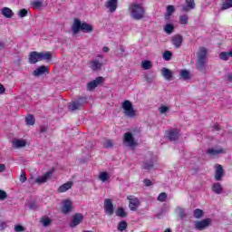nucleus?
Listing matches in <instances>:
<instances>
[{
	"label": "nucleus",
	"instance_id": "40",
	"mask_svg": "<svg viewBox=\"0 0 232 232\" xmlns=\"http://www.w3.org/2000/svg\"><path fill=\"white\" fill-rule=\"evenodd\" d=\"M25 122L28 126H34V124H35V118H34L33 115H28L25 118Z\"/></svg>",
	"mask_w": 232,
	"mask_h": 232
},
{
	"label": "nucleus",
	"instance_id": "60",
	"mask_svg": "<svg viewBox=\"0 0 232 232\" xmlns=\"http://www.w3.org/2000/svg\"><path fill=\"white\" fill-rule=\"evenodd\" d=\"M3 48H5V44L0 40V50H3Z\"/></svg>",
	"mask_w": 232,
	"mask_h": 232
},
{
	"label": "nucleus",
	"instance_id": "11",
	"mask_svg": "<svg viewBox=\"0 0 232 232\" xmlns=\"http://www.w3.org/2000/svg\"><path fill=\"white\" fill-rule=\"evenodd\" d=\"M208 155L210 157H217L218 155H222L226 153V150L222 149V147H214L210 148L207 150Z\"/></svg>",
	"mask_w": 232,
	"mask_h": 232
},
{
	"label": "nucleus",
	"instance_id": "5",
	"mask_svg": "<svg viewBox=\"0 0 232 232\" xmlns=\"http://www.w3.org/2000/svg\"><path fill=\"white\" fill-rule=\"evenodd\" d=\"M123 144L128 148H135V146H137V140H135L131 132H126L124 134Z\"/></svg>",
	"mask_w": 232,
	"mask_h": 232
},
{
	"label": "nucleus",
	"instance_id": "12",
	"mask_svg": "<svg viewBox=\"0 0 232 232\" xmlns=\"http://www.w3.org/2000/svg\"><path fill=\"white\" fill-rule=\"evenodd\" d=\"M84 218V216L81 213L74 214L72 218V221L70 224L71 227H77L81 222H82V219Z\"/></svg>",
	"mask_w": 232,
	"mask_h": 232
},
{
	"label": "nucleus",
	"instance_id": "37",
	"mask_svg": "<svg viewBox=\"0 0 232 232\" xmlns=\"http://www.w3.org/2000/svg\"><path fill=\"white\" fill-rule=\"evenodd\" d=\"M153 65L151 64V62L150 60H145L141 62V68H143V70H150V68Z\"/></svg>",
	"mask_w": 232,
	"mask_h": 232
},
{
	"label": "nucleus",
	"instance_id": "55",
	"mask_svg": "<svg viewBox=\"0 0 232 232\" xmlns=\"http://www.w3.org/2000/svg\"><path fill=\"white\" fill-rule=\"evenodd\" d=\"M5 92V86H3V84L0 83V94L3 95Z\"/></svg>",
	"mask_w": 232,
	"mask_h": 232
},
{
	"label": "nucleus",
	"instance_id": "29",
	"mask_svg": "<svg viewBox=\"0 0 232 232\" xmlns=\"http://www.w3.org/2000/svg\"><path fill=\"white\" fill-rule=\"evenodd\" d=\"M116 217H120L121 218H124L128 217V212H126V209L124 208L120 207L116 210Z\"/></svg>",
	"mask_w": 232,
	"mask_h": 232
},
{
	"label": "nucleus",
	"instance_id": "39",
	"mask_svg": "<svg viewBox=\"0 0 232 232\" xmlns=\"http://www.w3.org/2000/svg\"><path fill=\"white\" fill-rule=\"evenodd\" d=\"M31 6L33 8H41L43 6V1L41 0H32Z\"/></svg>",
	"mask_w": 232,
	"mask_h": 232
},
{
	"label": "nucleus",
	"instance_id": "7",
	"mask_svg": "<svg viewBox=\"0 0 232 232\" xmlns=\"http://www.w3.org/2000/svg\"><path fill=\"white\" fill-rule=\"evenodd\" d=\"M103 208L105 214L108 215V217H111L113 213L115 212V208L113 207V201H111V198H105L103 201Z\"/></svg>",
	"mask_w": 232,
	"mask_h": 232
},
{
	"label": "nucleus",
	"instance_id": "50",
	"mask_svg": "<svg viewBox=\"0 0 232 232\" xmlns=\"http://www.w3.org/2000/svg\"><path fill=\"white\" fill-rule=\"evenodd\" d=\"M14 231L15 232H23V231H24V227H23L21 225H15L14 226Z\"/></svg>",
	"mask_w": 232,
	"mask_h": 232
},
{
	"label": "nucleus",
	"instance_id": "48",
	"mask_svg": "<svg viewBox=\"0 0 232 232\" xmlns=\"http://www.w3.org/2000/svg\"><path fill=\"white\" fill-rule=\"evenodd\" d=\"M113 146V141L111 140H107L103 142L104 148H111Z\"/></svg>",
	"mask_w": 232,
	"mask_h": 232
},
{
	"label": "nucleus",
	"instance_id": "53",
	"mask_svg": "<svg viewBox=\"0 0 232 232\" xmlns=\"http://www.w3.org/2000/svg\"><path fill=\"white\" fill-rule=\"evenodd\" d=\"M226 81H227L228 82H232V72L228 73L226 75L225 77Z\"/></svg>",
	"mask_w": 232,
	"mask_h": 232
},
{
	"label": "nucleus",
	"instance_id": "44",
	"mask_svg": "<svg viewBox=\"0 0 232 232\" xmlns=\"http://www.w3.org/2000/svg\"><path fill=\"white\" fill-rule=\"evenodd\" d=\"M229 8H232V0H226L222 5V9L227 10Z\"/></svg>",
	"mask_w": 232,
	"mask_h": 232
},
{
	"label": "nucleus",
	"instance_id": "2",
	"mask_svg": "<svg viewBox=\"0 0 232 232\" xmlns=\"http://www.w3.org/2000/svg\"><path fill=\"white\" fill-rule=\"evenodd\" d=\"M122 112L126 117L133 119L137 115V111L133 108V103L130 100H125L121 102Z\"/></svg>",
	"mask_w": 232,
	"mask_h": 232
},
{
	"label": "nucleus",
	"instance_id": "3",
	"mask_svg": "<svg viewBox=\"0 0 232 232\" xmlns=\"http://www.w3.org/2000/svg\"><path fill=\"white\" fill-rule=\"evenodd\" d=\"M207 60H208V49H206V47L199 48L198 52V61L196 63V67L198 70H204Z\"/></svg>",
	"mask_w": 232,
	"mask_h": 232
},
{
	"label": "nucleus",
	"instance_id": "61",
	"mask_svg": "<svg viewBox=\"0 0 232 232\" xmlns=\"http://www.w3.org/2000/svg\"><path fill=\"white\" fill-rule=\"evenodd\" d=\"M98 57H99L100 59H102L104 56H103L102 54H99Z\"/></svg>",
	"mask_w": 232,
	"mask_h": 232
},
{
	"label": "nucleus",
	"instance_id": "15",
	"mask_svg": "<svg viewBox=\"0 0 232 232\" xmlns=\"http://www.w3.org/2000/svg\"><path fill=\"white\" fill-rule=\"evenodd\" d=\"M102 81H104V79L102 77H98L95 80L90 82L87 84V90L89 92H92V90H95V88H97V86H99V84H102Z\"/></svg>",
	"mask_w": 232,
	"mask_h": 232
},
{
	"label": "nucleus",
	"instance_id": "23",
	"mask_svg": "<svg viewBox=\"0 0 232 232\" xmlns=\"http://www.w3.org/2000/svg\"><path fill=\"white\" fill-rule=\"evenodd\" d=\"M82 24H81V21L79 19H74V22L72 26L73 35L79 34V31L82 28Z\"/></svg>",
	"mask_w": 232,
	"mask_h": 232
},
{
	"label": "nucleus",
	"instance_id": "57",
	"mask_svg": "<svg viewBox=\"0 0 232 232\" xmlns=\"http://www.w3.org/2000/svg\"><path fill=\"white\" fill-rule=\"evenodd\" d=\"M6 169V166H5V164H0V173H2V171H4Z\"/></svg>",
	"mask_w": 232,
	"mask_h": 232
},
{
	"label": "nucleus",
	"instance_id": "33",
	"mask_svg": "<svg viewBox=\"0 0 232 232\" xmlns=\"http://www.w3.org/2000/svg\"><path fill=\"white\" fill-rule=\"evenodd\" d=\"M179 75L181 79H183L184 81H188V79H191V75L189 74V71L188 70H181L179 72Z\"/></svg>",
	"mask_w": 232,
	"mask_h": 232
},
{
	"label": "nucleus",
	"instance_id": "36",
	"mask_svg": "<svg viewBox=\"0 0 232 232\" xmlns=\"http://www.w3.org/2000/svg\"><path fill=\"white\" fill-rule=\"evenodd\" d=\"M229 57H231V51L230 52H222L219 54V59L222 61H228Z\"/></svg>",
	"mask_w": 232,
	"mask_h": 232
},
{
	"label": "nucleus",
	"instance_id": "31",
	"mask_svg": "<svg viewBox=\"0 0 232 232\" xmlns=\"http://www.w3.org/2000/svg\"><path fill=\"white\" fill-rule=\"evenodd\" d=\"M40 222L44 227H48L50 224H52V219L47 216L41 218Z\"/></svg>",
	"mask_w": 232,
	"mask_h": 232
},
{
	"label": "nucleus",
	"instance_id": "38",
	"mask_svg": "<svg viewBox=\"0 0 232 232\" xmlns=\"http://www.w3.org/2000/svg\"><path fill=\"white\" fill-rule=\"evenodd\" d=\"M142 168H143V169H146L147 171H150V169H151L153 168V160H150V162L145 161L142 164Z\"/></svg>",
	"mask_w": 232,
	"mask_h": 232
},
{
	"label": "nucleus",
	"instance_id": "56",
	"mask_svg": "<svg viewBox=\"0 0 232 232\" xmlns=\"http://www.w3.org/2000/svg\"><path fill=\"white\" fill-rule=\"evenodd\" d=\"M144 184H145V186H151V180H150V179H144Z\"/></svg>",
	"mask_w": 232,
	"mask_h": 232
},
{
	"label": "nucleus",
	"instance_id": "47",
	"mask_svg": "<svg viewBox=\"0 0 232 232\" xmlns=\"http://www.w3.org/2000/svg\"><path fill=\"white\" fill-rule=\"evenodd\" d=\"M26 15H28V11L26 9H21L20 11H18V17H26Z\"/></svg>",
	"mask_w": 232,
	"mask_h": 232
},
{
	"label": "nucleus",
	"instance_id": "10",
	"mask_svg": "<svg viewBox=\"0 0 232 232\" xmlns=\"http://www.w3.org/2000/svg\"><path fill=\"white\" fill-rule=\"evenodd\" d=\"M53 175V169L46 171L44 175L36 178L34 182L36 184H44V182H47L48 179H50Z\"/></svg>",
	"mask_w": 232,
	"mask_h": 232
},
{
	"label": "nucleus",
	"instance_id": "52",
	"mask_svg": "<svg viewBox=\"0 0 232 232\" xmlns=\"http://www.w3.org/2000/svg\"><path fill=\"white\" fill-rule=\"evenodd\" d=\"M6 197H7L6 192H5V190H0V200H5Z\"/></svg>",
	"mask_w": 232,
	"mask_h": 232
},
{
	"label": "nucleus",
	"instance_id": "1",
	"mask_svg": "<svg viewBox=\"0 0 232 232\" xmlns=\"http://www.w3.org/2000/svg\"><path fill=\"white\" fill-rule=\"evenodd\" d=\"M128 12L130 19H134V21H142L146 16V9L139 2L131 3L129 5Z\"/></svg>",
	"mask_w": 232,
	"mask_h": 232
},
{
	"label": "nucleus",
	"instance_id": "8",
	"mask_svg": "<svg viewBox=\"0 0 232 232\" xmlns=\"http://www.w3.org/2000/svg\"><path fill=\"white\" fill-rule=\"evenodd\" d=\"M127 200H129V208L130 211H137V208L140 206V201L135 196H128Z\"/></svg>",
	"mask_w": 232,
	"mask_h": 232
},
{
	"label": "nucleus",
	"instance_id": "18",
	"mask_svg": "<svg viewBox=\"0 0 232 232\" xmlns=\"http://www.w3.org/2000/svg\"><path fill=\"white\" fill-rule=\"evenodd\" d=\"M73 187V181H67L66 183H63L62 186H60L57 189L58 193H66V191H69V189H72Z\"/></svg>",
	"mask_w": 232,
	"mask_h": 232
},
{
	"label": "nucleus",
	"instance_id": "28",
	"mask_svg": "<svg viewBox=\"0 0 232 232\" xmlns=\"http://www.w3.org/2000/svg\"><path fill=\"white\" fill-rule=\"evenodd\" d=\"M81 30L85 34H90V32H93V27L88 23H82Z\"/></svg>",
	"mask_w": 232,
	"mask_h": 232
},
{
	"label": "nucleus",
	"instance_id": "22",
	"mask_svg": "<svg viewBox=\"0 0 232 232\" xmlns=\"http://www.w3.org/2000/svg\"><path fill=\"white\" fill-rule=\"evenodd\" d=\"M1 14L5 19H12L14 17V11H12L9 7H3L1 9Z\"/></svg>",
	"mask_w": 232,
	"mask_h": 232
},
{
	"label": "nucleus",
	"instance_id": "46",
	"mask_svg": "<svg viewBox=\"0 0 232 232\" xmlns=\"http://www.w3.org/2000/svg\"><path fill=\"white\" fill-rule=\"evenodd\" d=\"M172 55H173V53H171V52L166 51V52L163 53V59H164V61H170Z\"/></svg>",
	"mask_w": 232,
	"mask_h": 232
},
{
	"label": "nucleus",
	"instance_id": "51",
	"mask_svg": "<svg viewBox=\"0 0 232 232\" xmlns=\"http://www.w3.org/2000/svg\"><path fill=\"white\" fill-rule=\"evenodd\" d=\"M177 211L179 212V217H181V218H184V217H186V214L182 208H178Z\"/></svg>",
	"mask_w": 232,
	"mask_h": 232
},
{
	"label": "nucleus",
	"instance_id": "35",
	"mask_svg": "<svg viewBox=\"0 0 232 232\" xmlns=\"http://www.w3.org/2000/svg\"><path fill=\"white\" fill-rule=\"evenodd\" d=\"M212 190L214 193H217V195H220V193H222V185L220 183H215L212 187Z\"/></svg>",
	"mask_w": 232,
	"mask_h": 232
},
{
	"label": "nucleus",
	"instance_id": "45",
	"mask_svg": "<svg viewBox=\"0 0 232 232\" xmlns=\"http://www.w3.org/2000/svg\"><path fill=\"white\" fill-rule=\"evenodd\" d=\"M168 198V194H166L165 192L160 193L158 196V200L160 202H166V199Z\"/></svg>",
	"mask_w": 232,
	"mask_h": 232
},
{
	"label": "nucleus",
	"instance_id": "25",
	"mask_svg": "<svg viewBox=\"0 0 232 232\" xmlns=\"http://www.w3.org/2000/svg\"><path fill=\"white\" fill-rule=\"evenodd\" d=\"M195 8V0H186V5L182 7L183 12H189Z\"/></svg>",
	"mask_w": 232,
	"mask_h": 232
},
{
	"label": "nucleus",
	"instance_id": "59",
	"mask_svg": "<svg viewBox=\"0 0 232 232\" xmlns=\"http://www.w3.org/2000/svg\"><path fill=\"white\" fill-rule=\"evenodd\" d=\"M120 52H121V53H124V52H126V49L124 47L121 46Z\"/></svg>",
	"mask_w": 232,
	"mask_h": 232
},
{
	"label": "nucleus",
	"instance_id": "16",
	"mask_svg": "<svg viewBox=\"0 0 232 232\" xmlns=\"http://www.w3.org/2000/svg\"><path fill=\"white\" fill-rule=\"evenodd\" d=\"M83 102H86V98H82L76 102H72L69 104V110H71V111H75V110H79V108L82 106Z\"/></svg>",
	"mask_w": 232,
	"mask_h": 232
},
{
	"label": "nucleus",
	"instance_id": "63",
	"mask_svg": "<svg viewBox=\"0 0 232 232\" xmlns=\"http://www.w3.org/2000/svg\"><path fill=\"white\" fill-rule=\"evenodd\" d=\"M217 130H218V125L216 126Z\"/></svg>",
	"mask_w": 232,
	"mask_h": 232
},
{
	"label": "nucleus",
	"instance_id": "20",
	"mask_svg": "<svg viewBox=\"0 0 232 232\" xmlns=\"http://www.w3.org/2000/svg\"><path fill=\"white\" fill-rule=\"evenodd\" d=\"M222 177H224V169L222 168V165H216V174H215V179L216 180H222Z\"/></svg>",
	"mask_w": 232,
	"mask_h": 232
},
{
	"label": "nucleus",
	"instance_id": "41",
	"mask_svg": "<svg viewBox=\"0 0 232 232\" xmlns=\"http://www.w3.org/2000/svg\"><path fill=\"white\" fill-rule=\"evenodd\" d=\"M159 111H160V115H166V113H168V111H169V106L161 105L160 107H159Z\"/></svg>",
	"mask_w": 232,
	"mask_h": 232
},
{
	"label": "nucleus",
	"instance_id": "6",
	"mask_svg": "<svg viewBox=\"0 0 232 232\" xmlns=\"http://www.w3.org/2000/svg\"><path fill=\"white\" fill-rule=\"evenodd\" d=\"M62 213L64 215H68V213H72L73 211V202L71 199H63L62 201Z\"/></svg>",
	"mask_w": 232,
	"mask_h": 232
},
{
	"label": "nucleus",
	"instance_id": "32",
	"mask_svg": "<svg viewBox=\"0 0 232 232\" xmlns=\"http://www.w3.org/2000/svg\"><path fill=\"white\" fill-rule=\"evenodd\" d=\"M110 179V174L106 171L100 172L99 174V180L101 182H107V180Z\"/></svg>",
	"mask_w": 232,
	"mask_h": 232
},
{
	"label": "nucleus",
	"instance_id": "13",
	"mask_svg": "<svg viewBox=\"0 0 232 232\" xmlns=\"http://www.w3.org/2000/svg\"><path fill=\"white\" fill-rule=\"evenodd\" d=\"M118 5V0H107L105 3V7L107 8V10H109V12H111V14H113V12L117 10Z\"/></svg>",
	"mask_w": 232,
	"mask_h": 232
},
{
	"label": "nucleus",
	"instance_id": "19",
	"mask_svg": "<svg viewBox=\"0 0 232 232\" xmlns=\"http://www.w3.org/2000/svg\"><path fill=\"white\" fill-rule=\"evenodd\" d=\"M161 75L166 81H171V79H173V72L166 67L161 69Z\"/></svg>",
	"mask_w": 232,
	"mask_h": 232
},
{
	"label": "nucleus",
	"instance_id": "21",
	"mask_svg": "<svg viewBox=\"0 0 232 232\" xmlns=\"http://www.w3.org/2000/svg\"><path fill=\"white\" fill-rule=\"evenodd\" d=\"M90 67L93 70V72H97V70H101V68H102V61L94 59L91 62Z\"/></svg>",
	"mask_w": 232,
	"mask_h": 232
},
{
	"label": "nucleus",
	"instance_id": "34",
	"mask_svg": "<svg viewBox=\"0 0 232 232\" xmlns=\"http://www.w3.org/2000/svg\"><path fill=\"white\" fill-rule=\"evenodd\" d=\"M50 59H52V53L50 52L40 53V61H50Z\"/></svg>",
	"mask_w": 232,
	"mask_h": 232
},
{
	"label": "nucleus",
	"instance_id": "26",
	"mask_svg": "<svg viewBox=\"0 0 232 232\" xmlns=\"http://www.w3.org/2000/svg\"><path fill=\"white\" fill-rule=\"evenodd\" d=\"M13 146L16 149L24 148L26 146V140H23V139L14 140Z\"/></svg>",
	"mask_w": 232,
	"mask_h": 232
},
{
	"label": "nucleus",
	"instance_id": "14",
	"mask_svg": "<svg viewBox=\"0 0 232 232\" xmlns=\"http://www.w3.org/2000/svg\"><path fill=\"white\" fill-rule=\"evenodd\" d=\"M49 72H50V70L48 69V67L42 65V66H39L38 68H36L33 72V75L34 77H41V75H44V73H49Z\"/></svg>",
	"mask_w": 232,
	"mask_h": 232
},
{
	"label": "nucleus",
	"instance_id": "17",
	"mask_svg": "<svg viewBox=\"0 0 232 232\" xmlns=\"http://www.w3.org/2000/svg\"><path fill=\"white\" fill-rule=\"evenodd\" d=\"M41 61V54L38 52H32L29 54V63L30 64H35Z\"/></svg>",
	"mask_w": 232,
	"mask_h": 232
},
{
	"label": "nucleus",
	"instance_id": "42",
	"mask_svg": "<svg viewBox=\"0 0 232 232\" xmlns=\"http://www.w3.org/2000/svg\"><path fill=\"white\" fill-rule=\"evenodd\" d=\"M194 217L195 218H202V217H204V211H202V209H195L194 210Z\"/></svg>",
	"mask_w": 232,
	"mask_h": 232
},
{
	"label": "nucleus",
	"instance_id": "9",
	"mask_svg": "<svg viewBox=\"0 0 232 232\" xmlns=\"http://www.w3.org/2000/svg\"><path fill=\"white\" fill-rule=\"evenodd\" d=\"M165 136L169 140H178L179 137H180V130L179 129H171L166 131Z\"/></svg>",
	"mask_w": 232,
	"mask_h": 232
},
{
	"label": "nucleus",
	"instance_id": "58",
	"mask_svg": "<svg viewBox=\"0 0 232 232\" xmlns=\"http://www.w3.org/2000/svg\"><path fill=\"white\" fill-rule=\"evenodd\" d=\"M102 52H104L105 53H108V52H110V48L108 46H104L102 48Z\"/></svg>",
	"mask_w": 232,
	"mask_h": 232
},
{
	"label": "nucleus",
	"instance_id": "4",
	"mask_svg": "<svg viewBox=\"0 0 232 232\" xmlns=\"http://www.w3.org/2000/svg\"><path fill=\"white\" fill-rule=\"evenodd\" d=\"M211 226V218H205L203 220L194 221V227L198 231H204V229H208Z\"/></svg>",
	"mask_w": 232,
	"mask_h": 232
},
{
	"label": "nucleus",
	"instance_id": "30",
	"mask_svg": "<svg viewBox=\"0 0 232 232\" xmlns=\"http://www.w3.org/2000/svg\"><path fill=\"white\" fill-rule=\"evenodd\" d=\"M163 30L165 34L171 35V34H173V31L175 30V26H173V24H167L163 27Z\"/></svg>",
	"mask_w": 232,
	"mask_h": 232
},
{
	"label": "nucleus",
	"instance_id": "43",
	"mask_svg": "<svg viewBox=\"0 0 232 232\" xmlns=\"http://www.w3.org/2000/svg\"><path fill=\"white\" fill-rule=\"evenodd\" d=\"M126 227H128L126 221H121L118 225V231H125Z\"/></svg>",
	"mask_w": 232,
	"mask_h": 232
},
{
	"label": "nucleus",
	"instance_id": "62",
	"mask_svg": "<svg viewBox=\"0 0 232 232\" xmlns=\"http://www.w3.org/2000/svg\"><path fill=\"white\" fill-rule=\"evenodd\" d=\"M83 232H92V230H85V231H83Z\"/></svg>",
	"mask_w": 232,
	"mask_h": 232
},
{
	"label": "nucleus",
	"instance_id": "54",
	"mask_svg": "<svg viewBox=\"0 0 232 232\" xmlns=\"http://www.w3.org/2000/svg\"><path fill=\"white\" fill-rule=\"evenodd\" d=\"M20 182H22V183L26 182V176H24V173H22L20 175Z\"/></svg>",
	"mask_w": 232,
	"mask_h": 232
},
{
	"label": "nucleus",
	"instance_id": "27",
	"mask_svg": "<svg viewBox=\"0 0 232 232\" xmlns=\"http://www.w3.org/2000/svg\"><path fill=\"white\" fill-rule=\"evenodd\" d=\"M182 41L183 39L181 35L177 34L172 37V44L176 48H180Z\"/></svg>",
	"mask_w": 232,
	"mask_h": 232
},
{
	"label": "nucleus",
	"instance_id": "49",
	"mask_svg": "<svg viewBox=\"0 0 232 232\" xmlns=\"http://www.w3.org/2000/svg\"><path fill=\"white\" fill-rule=\"evenodd\" d=\"M179 23L181 24H188V15H181L179 17Z\"/></svg>",
	"mask_w": 232,
	"mask_h": 232
},
{
	"label": "nucleus",
	"instance_id": "24",
	"mask_svg": "<svg viewBox=\"0 0 232 232\" xmlns=\"http://www.w3.org/2000/svg\"><path fill=\"white\" fill-rule=\"evenodd\" d=\"M175 13V6L173 5H168L167 6V12L165 14V21L166 23H169V19L171 15Z\"/></svg>",
	"mask_w": 232,
	"mask_h": 232
}]
</instances>
